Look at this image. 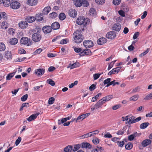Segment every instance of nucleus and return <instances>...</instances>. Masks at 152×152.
Instances as JSON below:
<instances>
[{
	"label": "nucleus",
	"mask_w": 152,
	"mask_h": 152,
	"mask_svg": "<svg viewBox=\"0 0 152 152\" xmlns=\"http://www.w3.org/2000/svg\"><path fill=\"white\" fill-rule=\"evenodd\" d=\"M73 41L75 43H80L83 40L84 37L81 30H77L73 34Z\"/></svg>",
	"instance_id": "1"
},
{
	"label": "nucleus",
	"mask_w": 152,
	"mask_h": 152,
	"mask_svg": "<svg viewBox=\"0 0 152 152\" xmlns=\"http://www.w3.org/2000/svg\"><path fill=\"white\" fill-rule=\"evenodd\" d=\"M141 119V117H139L136 118L134 116L131 115H128L125 117H122V120L123 121H127L128 124H132L136 123L140 121Z\"/></svg>",
	"instance_id": "2"
},
{
	"label": "nucleus",
	"mask_w": 152,
	"mask_h": 152,
	"mask_svg": "<svg viewBox=\"0 0 152 152\" xmlns=\"http://www.w3.org/2000/svg\"><path fill=\"white\" fill-rule=\"evenodd\" d=\"M20 43L21 44L26 45L28 46L31 45L33 43L31 39L26 37H22L20 40Z\"/></svg>",
	"instance_id": "3"
},
{
	"label": "nucleus",
	"mask_w": 152,
	"mask_h": 152,
	"mask_svg": "<svg viewBox=\"0 0 152 152\" xmlns=\"http://www.w3.org/2000/svg\"><path fill=\"white\" fill-rule=\"evenodd\" d=\"M105 102L102 99L99 100L91 108V110L94 111L95 110L101 107Z\"/></svg>",
	"instance_id": "4"
},
{
	"label": "nucleus",
	"mask_w": 152,
	"mask_h": 152,
	"mask_svg": "<svg viewBox=\"0 0 152 152\" xmlns=\"http://www.w3.org/2000/svg\"><path fill=\"white\" fill-rule=\"evenodd\" d=\"M41 39V35L38 32L34 33L32 36V40L36 42L39 41Z\"/></svg>",
	"instance_id": "5"
},
{
	"label": "nucleus",
	"mask_w": 152,
	"mask_h": 152,
	"mask_svg": "<svg viewBox=\"0 0 152 152\" xmlns=\"http://www.w3.org/2000/svg\"><path fill=\"white\" fill-rule=\"evenodd\" d=\"M90 114V113H88L86 114H82L78 116L77 118L72 119V121L76 120V123H77L80 121H82L83 119L89 115Z\"/></svg>",
	"instance_id": "6"
},
{
	"label": "nucleus",
	"mask_w": 152,
	"mask_h": 152,
	"mask_svg": "<svg viewBox=\"0 0 152 152\" xmlns=\"http://www.w3.org/2000/svg\"><path fill=\"white\" fill-rule=\"evenodd\" d=\"M83 46L85 48H90L93 46L94 45L92 41L90 40H84L83 43Z\"/></svg>",
	"instance_id": "7"
},
{
	"label": "nucleus",
	"mask_w": 152,
	"mask_h": 152,
	"mask_svg": "<svg viewBox=\"0 0 152 152\" xmlns=\"http://www.w3.org/2000/svg\"><path fill=\"white\" fill-rule=\"evenodd\" d=\"M14 1V0H12V1H11L10 5V7L13 9H17L19 8L20 6V3L16 1Z\"/></svg>",
	"instance_id": "8"
},
{
	"label": "nucleus",
	"mask_w": 152,
	"mask_h": 152,
	"mask_svg": "<svg viewBox=\"0 0 152 152\" xmlns=\"http://www.w3.org/2000/svg\"><path fill=\"white\" fill-rule=\"evenodd\" d=\"M76 23L79 25H81L82 24L85 26L87 24V22H85V19L84 17H79L76 20Z\"/></svg>",
	"instance_id": "9"
},
{
	"label": "nucleus",
	"mask_w": 152,
	"mask_h": 152,
	"mask_svg": "<svg viewBox=\"0 0 152 152\" xmlns=\"http://www.w3.org/2000/svg\"><path fill=\"white\" fill-rule=\"evenodd\" d=\"M116 35V34L115 32L110 31L107 33L106 37L109 39H112L115 38Z\"/></svg>",
	"instance_id": "10"
},
{
	"label": "nucleus",
	"mask_w": 152,
	"mask_h": 152,
	"mask_svg": "<svg viewBox=\"0 0 152 152\" xmlns=\"http://www.w3.org/2000/svg\"><path fill=\"white\" fill-rule=\"evenodd\" d=\"M45 72V69L43 68H39L36 69L35 71V74L37 76H41Z\"/></svg>",
	"instance_id": "11"
},
{
	"label": "nucleus",
	"mask_w": 152,
	"mask_h": 152,
	"mask_svg": "<svg viewBox=\"0 0 152 152\" xmlns=\"http://www.w3.org/2000/svg\"><path fill=\"white\" fill-rule=\"evenodd\" d=\"M52 28L50 26H45L43 27L42 28V31L45 34H48L50 33L52 30Z\"/></svg>",
	"instance_id": "12"
},
{
	"label": "nucleus",
	"mask_w": 152,
	"mask_h": 152,
	"mask_svg": "<svg viewBox=\"0 0 152 152\" xmlns=\"http://www.w3.org/2000/svg\"><path fill=\"white\" fill-rule=\"evenodd\" d=\"M91 51L89 49H86L82 52L80 53V55L81 56H83L84 55H90L91 54Z\"/></svg>",
	"instance_id": "13"
},
{
	"label": "nucleus",
	"mask_w": 152,
	"mask_h": 152,
	"mask_svg": "<svg viewBox=\"0 0 152 152\" xmlns=\"http://www.w3.org/2000/svg\"><path fill=\"white\" fill-rule=\"evenodd\" d=\"M121 28V26L120 24L118 23H115L113 25L112 27V29L116 31H119Z\"/></svg>",
	"instance_id": "14"
},
{
	"label": "nucleus",
	"mask_w": 152,
	"mask_h": 152,
	"mask_svg": "<svg viewBox=\"0 0 152 152\" xmlns=\"http://www.w3.org/2000/svg\"><path fill=\"white\" fill-rule=\"evenodd\" d=\"M19 27L21 28H24L27 27L28 24L26 21H21L18 23Z\"/></svg>",
	"instance_id": "15"
},
{
	"label": "nucleus",
	"mask_w": 152,
	"mask_h": 152,
	"mask_svg": "<svg viewBox=\"0 0 152 152\" xmlns=\"http://www.w3.org/2000/svg\"><path fill=\"white\" fill-rule=\"evenodd\" d=\"M77 11L75 9H71L69 12V15L72 18L75 17L77 15Z\"/></svg>",
	"instance_id": "16"
},
{
	"label": "nucleus",
	"mask_w": 152,
	"mask_h": 152,
	"mask_svg": "<svg viewBox=\"0 0 152 152\" xmlns=\"http://www.w3.org/2000/svg\"><path fill=\"white\" fill-rule=\"evenodd\" d=\"M38 3V0H28L27 3L29 6H33L36 5Z\"/></svg>",
	"instance_id": "17"
},
{
	"label": "nucleus",
	"mask_w": 152,
	"mask_h": 152,
	"mask_svg": "<svg viewBox=\"0 0 152 152\" xmlns=\"http://www.w3.org/2000/svg\"><path fill=\"white\" fill-rule=\"evenodd\" d=\"M106 38L101 37L99 38L97 40V43L99 45H102L107 42Z\"/></svg>",
	"instance_id": "18"
},
{
	"label": "nucleus",
	"mask_w": 152,
	"mask_h": 152,
	"mask_svg": "<svg viewBox=\"0 0 152 152\" xmlns=\"http://www.w3.org/2000/svg\"><path fill=\"white\" fill-rule=\"evenodd\" d=\"M36 20V18L32 16H28L26 17L25 20L28 23H32L34 21Z\"/></svg>",
	"instance_id": "19"
},
{
	"label": "nucleus",
	"mask_w": 152,
	"mask_h": 152,
	"mask_svg": "<svg viewBox=\"0 0 152 152\" xmlns=\"http://www.w3.org/2000/svg\"><path fill=\"white\" fill-rule=\"evenodd\" d=\"M60 24L59 23L57 22H56L52 23L51 27L53 29L56 30L59 29L60 28Z\"/></svg>",
	"instance_id": "20"
},
{
	"label": "nucleus",
	"mask_w": 152,
	"mask_h": 152,
	"mask_svg": "<svg viewBox=\"0 0 152 152\" xmlns=\"http://www.w3.org/2000/svg\"><path fill=\"white\" fill-rule=\"evenodd\" d=\"M113 96L112 95H107L106 96L102 98V100H103L104 102L105 103L106 102L110 100V99L113 98Z\"/></svg>",
	"instance_id": "21"
},
{
	"label": "nucleus",
	"mask_w": 152,
	"mask_h": 152,
	"mask_svg": "<svg viewBox=\"0 0 152 152\" xmlns=\"http://www.w3.org/2000/svg\"><path fill=\"white\" fill-rule=\"evenodd\" d=\"M1 28L3 29H6L8 27V24L5 21H3L0 23Z\"/></svg>",
	"instance_id": "22"
},
{
	"label": "nucleus",
	"mask_w": 152,
	"mask_h": 152,
	"mask_svg": "<svg viewBox=\"0 0 152 152\" xmlns=\"http://www.w3.org/2000/svg\"><path fill=\"white\" fill-rule=\"evenodd\" d=\"M51 10V8L50 7H45L43 10L42 14L44 15L48 14Z\"/></svg>",
	"instance_id": "23"
},
{
	"label": "nucleus",
	"mask_w": 152,
	"mask_h": 152,
	"mask_svg": "<svg viewBox=\"0 0 152 152\" xmlns=\"http://www.w3.org/2000/svg\"><path fill=\"white\" fill-rule=\"evenodd\" d=\"M12 1V0H3L2 3L5 7H8L10 4L11 1Z\"/></svg>",
	"instance_id": "24"
},
{
	"label": "nucleus",
	"mask_w": 152,
	"mask_h": 152,
	"mask_svg": "<svg viewBox=\"0 0 152 152\" xmlns=\"http://www.w3.org/2000/svg\"><path fill=\"white\" fill-rule=\"evenodd\" d=\"M81 2L82 0H75L73 2L76 7H80L82 6Z\"/></svg>",
	"instance_id": "25"
},
{
	"label": "nucleus",
	"mask_w": 152,
	"mask_h": 152,
	"mask_svg": "<svg viewBox=\"0 0 152 152\" xmlns=\"http://www.w3.org/2000/svg\"><path fill=\"white\" fill-rule=\"evenodd\" d=\"M18 39L15 38H13L10 39L9 43L12 45H15L18 42Z\"/></svg>",
	"instance_id": "26"
},
{
	"label": "nucleus",
	"mask_w": 152,
	"mask_h": 152,
	"mask_svg": "<svg viewBox=\"0 0 152 152\" xmlns=\"http://www.w3.org/2000/svg\"><path fill=\"white\" fill-rule=\"evenodd\" d=\"M38 114H32L27 118V120L28 121H31L34 120L37 117Z\"/></svg>",
	"instance_id": "27"
},
{
	"label": "nucleus",
	"mask_w": 152,
	"mask_h": 152,
	"mask_svg": "<svg viewBox=\"0 0 152 152\" xmlns=\"http://www.w3.org/2000/svg\"><path fill=\"white\" fill-rule=\"evenodd\" d=\"M151 142V141L150 140H145L142 142V146L145 147L149 145Z\"/></svg>",
	"instance_id": "28"
},
{
	"label": "nucleus",
	"mask_w": 152,
	"mask_h": 152,
	"mask_svg": "<svg viewBox=\"0 0 152 152\" xmlns=\"http://www.w3.org/2000/svg\"><path fill=\"white\" fill-rule=\"evenodd\" d=\"M5 57L7 59H10L12 58V56L10 51H7L5 52Z\"/></svg>",
	"instance_id": "29"
},
{
	"label": "nucleus",
	"mask_w": 152,
	"mask_h": 152,
	"mask_svg": "<svg viewBox=\"0 0 152 152\" xmlns=\"http://www.w3.org/2000/svg\"><path fill=\"white\" fill-rule=\"evenodd\" d=\"M72 147L69 145L65 148L64 151L65 152H72Z\"/></svg>",
	"instance_id": "30"
},
{
	"label": "nucleus",
	"mask_w": 152,
	"mask_h": 152,
	"mask_svg": "<svg viewBox=\"0 0 152 152\" xmlns=\"http://www.w3.org/2000/svg\"><path fill=\"white\" fill-rule=\"evenodd\" d=\"M102 95V93H99L94 97H93L91 99V101L92 102H94L96 101L97 99L98 98L99 96H101Z\"/></svg>",
	"instance_id": "31"
},
{
	"label": "nucleus",
	"mask_w": 152,
	"mask_h": 152,
	"mask_svg": "<svg viewBox=\"0 0 152 152\" xmlns=\"http://www.w3.org/2000/svg\"><path fill=\"white\" fill-rule=\"evenodd\" d=\"M99 133V131L96 130L92 132H91L88 133L89 134V137H91L95 135L96 134H97Z\"/></svg>",
	"instance_id": "32"
},
{
	"label": "nucleus",
	"mask_w": 152,
	"mask_h": 152,
	"mask_svg": "<svg viewBox=\"0 0 152 152\" xmlns=\"http://www.w3.org/2000/svg\"><path fill=\"white\" fill-rule=\"evenodd\" d=\"M82 147L83 148H90L91 147L90 144L87 142H83L82 144Z\"/></svg>",
	"instance_id": "33"
},
{
	"label": "nucleus",
	"mask_w": 152,
	"mask_h": 152,
	"mask_svg": "<svg viewBox=\"0 0 152 152\" xmlns=\"http://www.w3.org/2000/svg\"><path fill=\"white\" fill-rule=\"evenodd\" d=\"M15 74V72L10 73L7 75L6 77V80H10L12 77Z\"/></svg>",
	"instance_id": "34"
},
{
	"label": "nucleus",
	"mask_w": 152,
	"mask_h": 152,
	"mask_svg": "<svg viewBox=\"0 0 152 152\" xmlns=\"http://www.w3.org/2000/svg\"><path fill=\"white\" fill-rule=\"evenodd\" d=\"M82 5L83 7H87L89 5V3L87 0H82Z\"/></svg>",
	"instance_id": "35"
},
{
	"label": "nucleus",
	"mask_w": 152,
	"mask_h": 152,
	"mask_svg": "<svg viewBox=\"0 0 152 152\" xmlns=\"http://www.w3.org/2000/svg\"><path fill=\"white\" fill-rule=\"evenodd\" d=\"M96 12L95 9L94 8H91L89 10L90 15L92 16L96 14Z\"/></svg>",
	"instance_id": "36"
},
{
	"label": "nucleus",
	"mask_w": 152,
	"mask_h": 152,
	"mask_svg": "<svg viewBox=\"0 0 152 152\" xmlns=\"http://www.w3.org/2000/svg\"><path fill=\"white\" fill-rule=\"evenodd\" d=\"M119 84V83L118 82H115V80H113L109 83L107 84L106 86V87H108L110 85H113V86H115L116 84L118 85Z\"/></svg>",
	"instance_id": "37"
},
{
	"label": "nucleus",
	"mask_w": 152,
	"mask_h": 152,
	"mask_svg": "<svg viewBox=\"0 0 152 152\" xmlns=\"http://www.w3.org/2000/svg\"><path fill=\"white\" fill-rule=\"evenodd\" d=\"M47 83L52 86H54L55 84V82L51 79H49L47 80Z\"/></svg>",
	"instance_id": "38"
},
{
	"label": "nucleus",
	"mask_w": 152,
	"mask_h": 152,
	"mask_svg": "<svg viewBox=\"0 0 152 152\" xmlns=\"http://www.w3.org/2000/svg\"><path fill=\"white\" fill-rule=\"evenodd\" d=\"M138 95H135L132 96V97H130L129 99L130 101H136L137 100L139 97Z\"/></svg>",
	"instance_id": "39"
},
{
	"label": "nucleus",
	"mask_w": 152,
	"mask_h": 152,
	"mask_svg": "<svg viewBox=\"0 0 152 152\" xmlns=\"http://www.w3.org/2000/svg\"><path fill=\"white\" fill-rule=\"evenodd\" d=\"M65 18V15L64 13H61L59 15V18L60 20H63Z\"/></svg>",
	"instance_id": "40"
},
{
	"label": "nucleus",
	"mask_w": 152,
	"mask_h": 152,
	"mask_svg": "<svg viewBox=\"0 0 152 152\" xmlns=\"http://www.w3.org/2000/svg\"><path fill=\"white\" fill-rule=\"evenodd\" d=\"M6 47L5 44L2 42L0 43V51H2L5 50Z\"/></svg>",
	"instance_id": "41"
},
{
	"label": "nucleus",
	"mask_w": 152,
	"mask_h": 152,
	"mask_svg": "<svg viewBox=\"0 0 152 152\" xmlns=\"http://www.w3.org/2000/svg\"><path fill=\"white\" fill-rule=\"evenodd\" d=\"M57 16V14L55 12H53L49 14V17L52 18H55Z\"/></svg>",
	"instance_id": "42"
},
{
	"label": "nucleus",
	"mask_w": 152,
	"mask_h": 152,
	"mask_svg": "<svg viewBox=\"0 0 152 152\" xmlns=\"http://www.w3.org/2000/svg\"><path fill=\"white\" fill-rule=\"evenodd\" d=\"M88 137H89L88 133L85 134L84 135L80 136L79 137V138L80 139H82L84 138H87Z\"/></svg>",
	"instance_id": "43"
},
{
	"label": "nucleus",
	"mask_w": 152,
	"mask_h": 152,
	"mask_svg": "<svg viewBox=\"0 0 152 152\" xmlns=\"http://www.w3.org/2000/svg\"><path fill=\"white\" fill-rule=\"evenodd\" d=\"M36 18L37 19V21H40L43 20V18L42 17V15L41 14H39L37 15Z\"/></svg>",
	"instance_id": "44"
},
{
	"label": "nucleus",
	"mask_w": 152,
	"mask_h": 152,
	"mask_svg": "<svg viewBox=\"0 0 152 152\" xmlns=\"http://www.w3.org/2000/svg\"><path fill=\"white\" fill-rule=\"evenodd\" d=\"M133 147V145L132 144L128 143L125 145V148L127 150L131 149Z\"/></svg>",
	"instance_id": "45"
},
{
	"label": "nucleus",
	"mask_w": 152,
	"mask_h": 152,
	"mask_svg": "<svg viewBox=\"0 0 152 152\" xmlns=\"http://www.w3.org/2000/svg\"><path fill=\"white\" fill-rule=\"evenodd\" d=\"M152 99V95L151 93H150L149 94H148L146 96L144 99L145 100H148L149 99Z\"/></svg>",
	"instance_id": "46"
},
{
	"label": "nucleus",
	"mask_w": 152,
	"mask_h": 152,
	"mask_svg": "<svg viewBox=\"0 0 152 152\" xmlns=\"http://www.w3.org/2000/svg\"><path fill=\"white\" fill-rule=\"evenodd\" d=\"M28 96V95L27 94H26L20 98V100L23 102L26 101L27 99Z\"/></svg>",
	"instance_id": "47"
},
{
	"label": "nucleus",
	"mask_w": 152,
	"mask_h": 152,
	"mask_svg": "<svg viewBox=\"0 0 152 152\" xmlns=\"http://www.w3.org/2000/svg\"><path fill=\"white\" fill-rule=\"evenodd\" d=\"M80 146L79 144L75 145H74V148L73 149L74 151H76L78 150L80 148Z\"/></svg>",
	"instance_id": "48"
},
{
	"label": "nucleus",
	"mask_w": 152,
	"mask_h": 152,
	"mask_svg": "<svg viewBox=\"0 0 152 152\" xmlns=\"http://www.w3.org/2000/svg\"><path fill=\"white\" fill-rule=\"evenodd\" d=\"M55 101V99L53 97H51L49 98L48 103L50 104H51L53 103Z\"/></svg>",
	"instance_id": "49"
},
{
	"label": "nucleus",
	"mask_w": 152,
	"mask_h": 152,
	"mask_svg": "<svg viewBox=\"0 0 152 152\" xmlns=\"http://www.w3.org/2000/svg\"><path fill=\"white\" fill-rule=\"evenodd\" d=\"M96 3L99 4H102L105 2V0H95Z\"/></svg>",
	"instance_id": "50"
},
{
	"label": "nucleus",
	"mask_w": 152,
	"mask_h": 152,
	"mask_svg": "<svg viewBox=\"0 0 152 152\" xmlns=\"http://www.w3.org/2000/svg\"><path fill=\"white\" fill-rule=\"evenodd\" d=\"M100 75L101 74L99 73H96L94 74L93 75L94 80H95L98 79L99 78Z\"/></svg>",
	"instance_id": "51"
},
{
	"label": "nucleus",
	"mask_w": 152,
	"mask_h": 152,
	"mask_svg": "<svg viewBox=\"0 0 152 152\" xmlns=\"http://www.w3.org/2000/svg\"><path fill=\"white\" fill-rule=\"evenodd\" d=\"M18 52L20 54H25L26 53V51L23 49L20 48L18 49Z\"/></svg>",
	"instance_id": "52"
},
{
	"label": "nucleus",
	"mask_w": 152,
	"mask_h": 152,
	"mask_svg": "<svg viewBox=\"0 0 152 152\" xmlns=\"http://www.w3.org/2000/svg\"><path fill=\"white\" fill-rule=\"evenodd\" d=\"M21 140V138L20 137H19L17 139L15 142V145L16 146L18 145L20 143Z\"/></svg>",
	"instance_id": "53"
},
{
	"label": "nucleus",
	"mask_w": 152,
	"mask_h": 152,
	"mask_svg": "<svg viewBox=\"0 0 152 152\" xmlns=\"http://www.w3.org/2000/svg\"><path fill=\"white\" fill-rule=\"evenodd\" d=\"M78 63H75L72 64H71L70 66L71 69H72L75 68L77 67L78 66Z\"/></svg>",
	"instance_id": "54"
},
{
	"label": "nucleus",
	"mask_w": 152,
	"mask_h": 152,
	"mask_svg": "<svg viewBox=\"0 0 152 152\" xmlns=\"http://www.w3.org/2000/svg\"><path fill=\"white\" fill-rule=\"evenodd\" d=\"M149 50V49L147 48L146 51L140 54L139 55V56L140 57H142V56H145L148 53Z\"/></svg>",
	"instance_id": "55"
},
{
	"label": "nucleus",
	"mask_w": 152,
	"mask_h": 152,
	"mask_svg": "<svg viewBox=\"0 0 152 152\" xmlns=\"http://www.w3.org/2000/svg\"><path fill=\"white\" fill-rule=\"evenodd\" d=\"M92 142L94 144L96 145L99 143V140L97 138H95L93 139Z\"/></svg>",
	"instance_id": "56"
},
{
	"label": "nucleus",
	"mask_w": 152,
	"mask_h": 152,
	"mask_svg": "<svg viewBox=\"0 0 152 152\" xmlns=\"http://www.w3.org/2000/svg\"><path fill=\"white\" fill-rule=\"evenodd\" d=\"M120 140V138L115 137L112 138L111 140L115 143H117L118 144V142Z\"/></svg>",
	"instance_id": "57"
},
{
	"label": "nucleus",
	"mask_w": 152,
	"mask_h": 152,
	"mask_svg": "<svg viewBox=\"0 0 152 152\" xmlns=\"http://www.w3.org/2000/svg\"><path fill=\"white\" fill-rule=\"evenodd\" d=\"M82 49L81 48H78L76 47H74V50L75 51V52L76 53H78L79 52H81Z\"/></svg>",
	"instance_id": "58"
},
{
	"label": "nucleus",
	"mask_w": 152,
	"mask_h": 152,
	"mask_svg": "<svg viewBox=\"0 0 152 152\" xmlns=\"http://www.w3.org/2000/svg\"><path fill=\"white\" fill-rule=\"evenodd\" d=\"M8 32L9 34H13L15 32V30L13 28H9L8 31Z\"/></svg>",
	"instance_id": "59"
},
{
	"label": "nucleus",
	"mask_w": 152,
	"mask_h": 152,
	"mask_svg": "<svg viewBox=\"0 0 152 152\" xmlns=\"http://www.w3.org/2000/svg\"><path fill=\"white\" fill-rule=\"evenodd\" d=\"M66 119V118H62L61 120H58V124H63L64 123H65L66 121H67Z\"/></svg>",
	"instance_id": "60"
},
{
	"label": "nucleus",
	"mask_w": 152,
	"mask_h": 152,
	"mask_svg": "<svg viewBox=\"0 0 152 152\" xmlns=\"http://www.w3.org/2000/svg\"><path fill=\"white\" fill-rule=\"evenodd\" d=\"M121 1V0H113V3L114 5H118L120 3Z\"/></svg>",
	"instance_id": "61"
},
{
	"label": "nucleus",
	"mask_w": 152,
	"mask_h": 152,
	"mask_svg": "<svg viewBox=\"0 0 152 152\" xmlns=\"http://www.w3.org/2000/svg\"><path fill=\"white\" fill-rule=\"evenodd\" d=\"M111 80V78H108L105 80L103 82L104 84L105 85L107 84V85L109 83H110V81Z\"/></svg>",
	"instance_id": "62"
},
{
	"label": "nucleus",
	"mask_w": 152,
	"mask_h": 152,
	"mask_svg": "<svg viewBox=\"0 0 152 152\" xmlns=\"http://www.w3.org/2000/svg\"><path fill=\"white\" fill-rule=\"evenodd\" d=\"M140 34V33L138 32H136L134 34L133 38L134 39H136L139 36Z\"/></svg>",
	"instance_id": "63"
},
{
	"label": "nucleus",
	"mask_w": 152,
	"mask_h": 152,
	"mask_svg": "<svg viewBox=\"0 0 152 152\" xmlns=\"http://www.w3.org/2000/svg\"><path fill=\"white\" fill-rule=\"evenodd\" d=\"M1 17L7 20V16H6V14L5 12H2L1 13Z\"/></svg>",
	"instance_id": "64"
}]
</instances>
